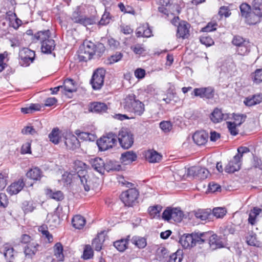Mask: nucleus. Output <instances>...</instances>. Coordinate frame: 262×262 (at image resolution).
Listing matches in <instances>:
<instances>
[{
	"label": "nucleus",
	"mask_w": 262,
	"mask_h": 262,
	"mask_svg": "<svg viewBox=\"0 0 262 262\" xmlns=\"http://www.w3.org/2000/svg\"><path fill=\"white\" fill-rule=\"evenodd\" d=\"M183 259V256L179 251L172 254L167 262H181Z\"/></svg>",
	"instance_id": "64"
},
{
	"label": "nucleus",
	"mask_w": 262,
	"mask_h": 262,
	"mask_svg": "<svg viewBox=\"0 0 262 262\" xmlns=\"http://www.w3.org/2000/svg\"><path fill=\"white\" fill-rule=\"evenodd\" d=\"M25 176L27 179L32 182L30 184L31 187L33 186L34 183L40 182L44 176L42 170L37 166H33L30 168Z\"/></svg>",
	"instance_id": "12"
},
{
	"label": "nucleus",
	"mask_w": 262,
	"mask_h": 262,
	"mask_svg": "<svg viewBox=\"0 0 262 262\" xmlns=\"http://www.w3.org/2000/svg\"><path fill=\"white\" fill-rule=\"evenodd\" d=\"M48 223L50 226L56 227L59 224L60 217L58 213L56 212L51 213L47 215Z\"/></svg>",
	"instance_id": "46"
},
{
	"label": "nucleus",
	"mask_w": 262,
	"mask_h": 262,
	"mask_svg": "<svg viewBox=\"0 0 262 262\" xmlns=\"http://www.w3.org/2000/svg\"><path fill=\"white\" fill-rule=\"evenodd\" d=\"M95 47V44L89 40H85L83 42V46L82 47L86 51V52L89 53L92 57L94 56V48Z\"/></svg>",
	"instance_id": "51"
},
{
	"label": "nucleus",
	"mask_w": 262,
	"mask_h": 262,
	"mask_svg": "<svg viewBox=\"0 0 262 262\" xmlns=\"http://www.w3.org/2000/svg\"><path fill=\"white\" fill-rule=\"evenodd\" d=\"M35 53L27 48H23L19 50L18 60L19 64L23 67H28L34 60Z\"/></svg>",
	"instance_id": "8"
},
{
	"label": "nucleus",
	"mask_w": 262,
	"mask_h": 262,
	"mask_svg": "<svg viewBox=\"0 0 262 262\" xmlns=\"http://www.w3.org/2000/svg\"><path fill=\"white\" fill-rule=\"evenodd\" d=\"M130 236L127 235L125 238H121L114 242V246L120 252H124L128 248Z\"/></svg>",
	"instance_id": "32"
},
{
	"label": "nucleus",
	"mask_w": 262,
	"mask_h": 262,
	"mask_svg": "<svg viewBox=\"0 0 262 262\" xmlns=\"http://www.w3.org/2000/svg\"><path fill=\"white\" fill-rule=\"evenodd\" d=\"M162 206L160 205L150 206L148 208V211L150 216L151 218L160 217V212L162 211Z\"/></svg>",
	"instance_id": "47"
},
{
	"label": "nucleus",
	"mask_w": 262,
	"mask_h": 262,
	"mask_svg": "<svg viewBox=\"0 0 262 262\" xmlns=\"http://www.w3.org/2000/svg\"><path fill=\"white\" fill-rule=\"evenodd\" d=\"M40 245L37 242H32L24 248V253L28 258H33L39 251Z\"/></svg>",
	"instance_id": "21"
},
{
	"label": "nucleus",
	"mask_w": 262,
	"mask_h": 262,
	"mask_svg": "<svg viewBox=\"0 0 262 262\" xmlns=\"http://www.w3.org/2000/svg\"><path fill=\"white\" fill-rule=\"evenodd\" d=\"M41 106L39 104H31L29 107H23L21 112L24 114L32 113L35 111H40Z\"/></svg>",
	"instance_id": "54"
},
{
	"label": "nucleus",
	"mask_w": 262,
	"mask_h": 262,
	"mask_svg": "<svg viewBox=\"0 0 262 262\" xmlns=\"http://www.w3.org/2000/svg\"><path fill=\"white\" fill-rule=\"evenodd\" d=\"M137 159L136 154L132 151H127L122 154L120 160L124 165H127L135 161Z\"/></svg>",
	"instance_id": "30"
},
{
	"label": "nucleus",
	"mask_w": 262,
	"mask_h": 262,
	"mask_svg": "<svg viewBox=\"0 0 262 262\" xmlns=\"http://www.w3.org/2000/svg\"><path fill=\"white\" fill-rule=\"evenodd\" d=\"M77 56L79 62H86L93 58L82 47L77 51Z\"/></svg>",
	"instance_id": "45"
},
{
	"label": "nucleus",
	"mask_w": 262,
	"mask_h": 262,
	"mask_svg": "<svg viewBox=\"0 0 262 262\" xmlns=\"http://www.w3.org/2000/svg\"><path fill=\"white\" fill-rule=\"evenodd\" d=\"M38 231L41 233L42 236L47 239L48 243H51L53 242V236L49 231L47 225L43 224L39 226Z\"/></svg>",
	"instance_id": "40"
},
{
	"label": "nucleus",
	"mask_w": 262,
	"mask_h": 262,
	"mask_svg": "<svg viewBox=\"0 0 262 262\" xmlns=\"http://www.w3.org/2000/svg\"><path fill=\"white\" fill-rule=\"evenodd\" d=\"M156 2L158 6V10L161 8L176 7L177 13L179 14L181 12L180 7L178 5H173L172 0H156Z\"/></svg>",
	"instance_id": "34"
},
{
	"label": "nucleus",
	"mask_w": 262,
	"mask_h": 262,
	"mask_svg": "<svg viewBox=\"0 0 262 262\" xmlns=\"http://www.w3.org/2000/svg\"><path fill=\"white\" fill-rule=\"evenodd\" d=\"M210 118L214 123H217L226 119V114H223L221 109L216 107L211 113Z\"/></svg>",
	"instance_id": "29"
},
{
	"label": "nucleus",
	"mask_w": 262,
	"mask_h": 262,
	"mask_svg": "<svg viewBox=\"0 0 262 262\" xmlns=\"http://www.w3.org/2000/svg\"><path fill=\"white\" fill-rule=\"evenodd\" d=\"M86 224L85 218L80 215H76L73 216L72 220L73 226L77 229H82Z\"/></svg>",
	"instance_id": "38"
},
{
	"label": "nucleus",
	"mask_w": 262,
	"mask_h": 262,
	"mask_svg": "<svg viewBox=\"0 0 262 262\" xmlns=\"http://www.w3.org/2000/svg\"><path fill=\"white\" fill-rule=\"evenodd\" d=\"M75 135L79 139L85 141H94L96 139V136L92 133L82 132L80 129H76L74 132Z\"/></svg>",
	"instance_id": "33"
},
{
	"label": "nucleus",
	"mask_w": 262,
	"mask_h": 262,
	"mask_svg": "<svg viewBox=\"0 0 262 262\" xmlns=\"http://www.w3.org/2000/svg\"><path fill=\"white\" fill-rule=\"evenodd\" d=\"M123 57V55L120 52H117L116 54L111 55L107 59V63L112 64L120 60Z\"/></svg>",
	"instance_id": "59"
},
{
	"label": "nucleus",
	"mask_w": 262,
	"mask_h": 262,
	"mask_svg": "<svg viewBox=\"0 0 262 262\" xmlns=\"http://www.w3.org/2000/svg\"><path fill=\"white\" fill-rule=\"evenodd\" d=\"M64 133L62 134L61 130L58 127H54L49 134L48 137L50 141L54 144H58L61 140Z\"/></svg>",
	"instance_id": "28"
},
{
	"label": "nucleus",
	"mask_w": 262,
	"mask_h": 262,
	"mask_svg": "<svg viewBox=\"0 0 262 262\" xmlns=\"http://www.w3.org/2000/svg\"><path fill=\"white\" fill-rule=\"evenodd\" d=\"M62 86L64 90L65 93H66V92L72 93L76 91V83L71 78L66 79L64 81L63 85Z\"/></svg>",
	"instance_id": "42"
},
{
	"label": "nucleus",
	"mask_w": 262,
	"mask_h": 262,
	"mask_svg": "<svg viewBox=\"0 0 262 262\" xmlns=\"http://www.w3.org/2000/svg\"><path fill=\"white\" fill-rule=\"evenodd\" d=\"M171 23L177 27L176 37L177 38L185 39L190 36V24L184 20H180L179 16H174L170 20Z\"/></svg>",
	"instance_id": "3"
},
{
	"label": "nucleus",
	"mask_w": 262,
	"mask_h": 262,
	"mask_svg": "<svg viewBox=\"0 0 262 262\" xmlns=\"http://www.w3.org/2000/svg\"><path fill=\"white\" fill-rule=\"evenodd\" d=\"M174 7H167L160 8L158 10V11L162 14V16L166 18H169L170 16H173L175 14L174 11L173 10Z\"/></svg>",
	"instance_id": "55"
},
{
	"label": "nucleus",
	"mask_w": 262,
	"mask_h": 262,
	"mask_svg": "<svg viewBox=\"0 0 262 262\" xmlns=\"http://www.w3.org/2000/svg\"><path fill=\"white\" fill-rule=\"evenodd\" d=\"M244 18L247 24L250 25H253L260 21L262 14L255 12V11L252 9V11Z\"/></svg>",
	"instance_id": "27"
},
{
	"label": "nucleus",
	"mask_w": 262,
	"mask_h": 262,
	"mask_svg": "<svg viewBox=\"0 0 262 262\" xmlns=\"http://www.w3.org/2000/svg\"><path fill=\"white\" fill-rule=\"evenodd\" d=\"M145 159L149 163H155L159 162L162 156L154 149H149L144 152Z\"/></svg>",
	"instance_id": "24"
},
{
	"label": "nucleus",
	"mask_w": 262,
	"mask_h": 262,
	"mask_svg": "<svg viewBox=\"0 0 262 262\" xmlns=\"http://www.w3.org/2000/svg\"><path fill=\"white\" fill-rule=\"evenodd\" d=\"M34 39L39 41L41 43V51L46 54H50L55 47V42L51 37V32L47 30L39 31L34 35Z\"/></svg>",
	"instance_id": "2"
},
{
	"label": "nucleus",
	"mask_w": 262,
	"mask_h": 262,
	"mask_svg": "<svg viewBox=\"0 0 262 262\" xmlns=\"http://www.w3.org/2000/svg\"><path fill=\"white\" fill-rule=\"evenodd\" d=\"M105 51V48L103 44L102 43H97L95 44L94 48V55H96L98 57H100L102 56Z\"/></svg>",
	"instance_id": "57"
},
{
	"label": "nucleus",
	"mask_w": 262,
	"mask_h": 262,
	"mask_svg": "<svg viewBox=\"0 0 262 262\" xmlns=\"http://www.w3.org/2000/svg\"><path fill=\"white\" fill-rule=\"evenodd\" d=\"M218 14L221 18L223 17H228L231 14V12L228 6H222L220 8Z\"/></svg>",
	"instance_id": "58"
},
{
	"label": "nucleus",
	"mask_w": 262,
	"mask_h": 262,
	"mask_svg": "<svg viewBox=\"0 0 262 262\" xmlns=\"http://www.w3.org/2000/svg\"><path fill=\"white\" fill-rule=\"evenodd\" d=\"M238 156H234L232 159L229 161L225 167V171L227 173H233L240 169L242 160Z\"/></svg>",
	"instance_id": "16"
},
{
	"label": "nucleus",
	"mask_w": 262,
	"mask_h": 262,
	"mask_svg": "<svg viewBox=\"0 0 262 262\" xmlns=\"http://www.w3.org/2000/svg\"><path fill=\"white\" fill-rule=\"evenodd\" d=\"M193 237V233L191 234H184L181 236L180 239V243L184 249H190L194 247Z\"/></svg>",
	"instance_id": "26"
},
{
	"label": "nucleus",
	"mask_w": 262,
	"mask_h": 262,
	"mask_svg": "<svg viewBox=\"0 0 262 262\" xmlns=\"http://www.w3.org/2000/svg\"><path fill=\"white\" fill-rule=\"evenodd\" d=\"M135 33L137 37L148 38L152 36V31L148 24L141 25L137 28Z\"/></svg>",
	"instance_id": "23"
},
{
	"label": "nucleus",
	"mask_w": 262,
	"mask_h": 262,
	"mask_svg": "<svg viewBox=\"0 0 262 262\" xmlns=\"http://www.w3.org/2000/svg\"><path fill=\"white\" fill-rule=\"evenodd\" d=\"M251 5L253 11L262 14V0H253Z\"/></svg>",
	"instance_id": "62"
},
{
	"label": "nucleus",
	"mask_w": 262,
	"mask_h": 262,
	"mask_svg": "<svg viewBox=\"0 0 262 262\" xmlns=\"http://www.w3.org/2000/svg\"><path fill=\"white\" fill-rule=\"evenodd\" d=\"M71 19L74 23L79 24L84 26L93 24V20L81 14L79 11H74L72 15Z\"/></svg>",
	"instance_id": "19"
},
{
	"label": "nucleus",
	"mask_w": 262,
	"mask_h": 262,
	"mask_svg": "<svg viewBox=\"0 0 262 262\" xmlns=\"http://www.w3.org/2000/svg\"><path fill=\"white\" fill-rule=\"evenodd\" d=\"M94 256V251L90 245H85L83 249L82 258L84 260L93 258Z\"/></svg>",
	"instance_id": "50"
},
{
	"label": "nucleus",
	"mask_w": 262,
	"mask_h": 262,
	"mask_svg": "<svg viewBox=\"0 0 262 262\" xmlns=\"http://www.w3.org/2000/svg\"><path fill=\"white\" fill-rule=\"evenodd\" d=\"M117 138L121 147L124 149L130 148L134 142L133 134L125 128L122 127L119 131Z\"/></svg>",
	"instance_id": "6"
},
{
	"label": "nucleus",
	"mask_w": 262,
	"mask_h": 262,
	"mask_svg": "<svg viewBox=\"0 0 262 262\" xmlns=\"http://www.w3.org/2000/svg\"><path fill=\"white\" fill-rule=\"evenodd\" d=\"M200 41L201 43L206 47H210L214 45V42L213 39L209 36L203 35L200 37Z\"/></svg>",
	"instance_id": "61"
},
{
	"label": "nucleus",
	"mask_w": 262,
	"mask_h": 262,
	"mask_svg": "<svg viewBox=\"0 0 262 262\" xmlns=\"http://www.w3.org/2000/svg\"><path fill=\"white\" fill-rule=\"evenodd\" d=\"M195 216L202 221L209 220L212 214L210 209H198L194 213Z\"/></svg>",
	"instance_id": "36"
},
{
	"label": "nucleus",
	"mask_w": 262,
	"mask_h": 262,
	"mask_svg": "<svg viewBox=\"0 0 262 262\" xmlns=\"http://www.w3.org/2000/svg\"><path fill=\"white\" fill-rule=\"evenodd\" d=\"M64 143L67 150H75L80 147V143L76 137L71 132H66L63 135Z\"/></svg>",
	"instance_id": "10"
},
{
	"label": "nucleus",
	"mask_w": 262,
	"mask_h": 262,
	"mask_svg": "<svg viewBox=\"0 0 262 262\" xmlns=\"http://www.w3.org/2000/svg\"><path fill=\"white\" fill-rule=\"evenodd\" d=\"M116 135L112 133L103 136L97 142L99 149L105 151L113 148L116 144Z\"/></svg>",
	"instance_id": "7"
},
{
	"label": "nucleus",
	"mask_w": 262,
	"mask_h": 262,
	"mask_svg": "<svg viewBox=\"0 0 262 262\" xmlns=\"http://www.w3.org/2000/svg\"><path fill=\"white\" fill-rule=\"evenodd\" d=\"M183 217V212L177 208L167 207L163 211L162 218L165 221L172 220L176 222H180Z\"/></svg>",
	"instance_id": "9"
},
{
	"label": "nucleus",
	"mask_w": 262,
	"mask_h": 262,
	"mask_svg": "<svg viewBox=\"0 0 262 262\" xmlns=\"http://www.w3.org/2000/svg\"><path fill=\"white\" fill-rule=\"evenodd\" d=\"M113 17L111 13L105 10L102 15L100 20L99 21V25L101 26H106L113 20Z\"/></svg>",
	"instance_id": "52"
},
{
	"label": "nucleus",
	"mask_w": 262,
	"mask_h": 262,
	"mask_svg": "<svg viewBox=\"0 0 262 262\" xmlns=\"http://www.w3.org/2000/svg\"><path fill=\"white\" fill-rule=\"evenodd\" d=\"M45 193L48 198L56 201H60L64 199L63 193L60 190L54 191L51 189L48 188L46 189Z\"/></svg>",
	"instance_id": "37"
},
{
	"label": "nucleus",
	"mask_w": 262,
	"mask_h": 262,
	"mask_svg": "<svg viewBox=\"0 0 262 262\" xmlns=\"http://www.w3.org/2000/svg\"><path fill=\"white\" fill-rule=\"evenodd\" d=\"M35 208L33 201H24L22 204V209L25 213L32 212Z\"/></svg>",
	"instance_id": "53"
},
{
	"label": "nucleus",
	"mask_w": 262,
	"mask_h": 262,
	"mask_svg": "<svg viewBox=\"0 0 262 262\" xmlns=\"http://www.w3.org/2000/svg\"><path fill=\"white\" fill-rule=\"evenodd\" d=\"M15 251L13 246L9 243L4 244L0 248V258L5 259H12Z\"/></svg>",
	"instance_id": "18"
},
{
	"label": "nucleus",
	"mask_w": 262,
	"mask_h": 262,
	"mask_svg": "<svg viewBox=\"0 0 262 262\" xmlns=\"http://www.w3.org/2000/svg\"><path fill=\"white\" fill-rule=\"evenodd\" d=\"M130 240L133 244L139 249H143L147 245L146 239L144 237L134 236Z\"/></svg>",
	"instance_id": "43"
},
{
	"label": "nucleus",
	"mask_w": 262,
	"mask_h": 262,
	"mask_svg": "<svg viewBox=\"0 0 262 262\" xmlns=\"http://www.w3.org/2000/svg\"><path fill=\"white\" fill-rule=\"evenodd\" d=\"M107 105L103 102H93L89 105V111L92 113H104L107 111Z\"/></svg>",
	"instance_id": "25"
},
{
	"label": "nucleus",
	"mask_w": 262,
	"mask_h": 262,
	"mask_svg": "<svg viewBox=\"0 0 262 262\" xmlns=\"http://www.w3.org/2000/svg\"><path fill=\"white\" fill-rule=\"evenodd\" d=\"M193 243L194 246L196 244H202L207 241L208 232L203 233H193Z\"/></svg>",
	"instance_id": "41"
},
{
	"label": "nucleus",
	"mask_w": 262,
	"mask_h": 262,
	"mask_svg": "<svg viewBox=\"0 0 262 262\" xmlns=\"http://www.w3.org/2000/svg\"><path fill=\"white\" fill-rule=\"evenodd\" d=\"M261 209L258 207H254L253 209L251 210L249 214L248 219V223L251 225H254L256 222V218L257 216L261 213Z\"/></svg>",
	"instance_id": "44"
},
{
	"label": "nucleus",
	"mask_w": 262,
	"mask_h": 262,
	"mask_svg": "<svg viewBox=\"0 0 262 262\" xmlns=\"http://www.w3.org/2000/svg\"><path fill=\"white\" fill-rule=\"evenodd\" d=\"M246 243L248 245L252 246H256L257 241L256 240V234L253 232L249 234L246 237Z\"/></svg>",
	"instance_id": "63"
},
{
	"label": "nucleus",
	"mask_w": 262,
	"mask_h": 262,
	"mask_svg": "<svg viewBox=\"0 0 262 262\" xmlns=\"http://www.w3.org/2000/svg\"><path fill=\"white\" fill-rule=\"evenodd\" d=\"M63 248L61 243L58 242L55 244L53 247L54 255L57 259V261H63L64 256L63 254Z\"/></svg>",
	"instance_id": "35"
},
{
	"label": "nucleus",
	"mask_w": 262,
	"mask_h": 262,
	"mask_svg": "<svg viewBox=\"0 0 262 262\" xmlns=\"http://www.w3.org/2000/svg\"><path fill=\"white\" fill-rule=\"evenodd\" d=\"M193 95L201 98L211 99L214 97V90L212 87L195 88L193 90Z\"/></svg>",
	"instance_id": "14"
},
{
	"label": "nucleus",
	"mask_w": 262,
	"mask_h": 262,
	"mask_svg": "<svg viewBox=\"0 0 262 262\" xmlns=\"http://www.w3.org/2000/svg\"><path fill=\"white\" fill-rule=\"evenodd\" d=\"M123 108L124 112L141 116L145 112L144 104L137 99L134 94H128L124 99Z\"/></svg>",
	"instance_id": "1"
},
{
	"label": "nucleus",
	"mask_w": 262,
	"mask_h": 262,
	"mask_svg": "<svg viewBox=\"0 0 262 262\" xmlns=\"http://www.w3.org/2000/svg\"><path fill=\"white\" fill-rule=\"evenodd\" d=\"M74 164L75 169L77 171L78 176L82 174L83 173H86V170L88 168V165L85 163L81 161L77 160L75 161Z\"/></svg>",
	"instance_id": "48"
},
{
	"label": "nucleus",
	"mask_w": 262,
	"mask_h": 262,
	"mask_svg": "<svg viewBox=\"0 0 262 262\" xmlns=\"http://www.w3.org/2000/svg\"><path fill=\"white\" fill-rule=\"evenodd\" d=\"M105 241V236L104 235V232L98 233L96 236L93 239L92 245L95 250L97 251H100Z\"/></svg>",
	"instance_id": "31"
},
{
	"label": "nucleus",
	"mask_w": 262,
	"mask_h": 262,
	"mask_svg": "<svg viewBox=\"0 0 262 262\" xmlns=\"http://www.w3.org/2000/svg\"><path fill=\"white\" fill-rule=\"evenodd\" d=\"M25 182L23 178L18 179L17 181L12 183L8 188L7 192L10 195L16 194L24 187Z\"/></svg>",
	"instance_id": "20"
},
{
	"label": "nucleus",
	"mask_w": 262,
	"mask_h": 262,
	"mask_svg": "<svg viewBox=\"0 0 262 262\" xmlns=\"http://www.w3.org/2000/svg\"><path fill=\"white\" fill-rule=\"evenodd\" d=\"M208 237L207 241L211 248L213 250L224 247V243L222 238L212 232H208Z\"/></svg>",
	"instance_id": "15"
},
{
	"label": "nucleus",
	"mask_w": 262,
	"mask_h": 262,
	"mask_svg": "<svg viewBox=\"0 0 262 262\" xmlns=\"http://www.w3.org/2000/svg\"><path fill=\"white\" fill-rule=\"evenodd\" d=\"M105 77V70L103 69H97L93 74L91 80V84L94 90H99L103 86Z\"/></svg>",
	"instance_id": "11"
},
{
	"label": "nucleus",
	"mask_w": 262,
	"mask_h": 262,
	"mask_svg": "<svg viewBox=\"0 0 262 262\" xmlns=\"http://www.w3.org/2000/svg\"><path fill=\"white\" fill-rule=\"evenodd\" d=\"M254 83L259 84L262 83V69H257L250 75Z\"/></svg>",
	"instance_id": "49"
},
{
	"label": "nucleus",
	"mask_w": 262,
	"mask_h": 262,
	"mask_svg": "<svg viewBox=\"0 0 262 262\" xmlns=\"http://www.w3.org/2000/svg\"><path fill=\"white\" fill-rule=\"evenodd\" d=\"M239 9L242 16L245 17L252 11V8L248 4L243 3L240 5Z\"/></svg>",
	"instance_id": "56"
},
{
	"label": "nucleus",
	"mask_w": 262,
	"mask_h": 262,
	"mask_svg": "<svg viewBox=\"0 0 262 262\" xmlns=\"http://www.w3.org/2000/svg\"><path fill=\"white\" fill-rule=\"evenodd\" d=\"M208 133L204 130L196 131L192 136L194 142L199 146L205 145L208 142Z\"/></svg>",
	"instance_id": "17"
},
{
	"label": "nucleus",
	"mask_w": 262,
	"mask_h": 262,
	"mask_svg": "<svg viewBox=\"0 0 262 262\" xmlns=\"http://www.w3.org/2000/svg\"><path fill=\"white\" fill-rule=\"evenodd\" d=\"M139 195V191L136 188H129L122 192L120 199L125 206L133 207L138 203Z\"/></svg>",
	"instance_id": "4"
},
{
	"label": "nucleus",
	"mask_w": 262,
	"mask_h": 262,
	"mask_svg": "<svg viewBox=\"0 0 262 262\" xmlns=\"http://www.w3.org/2000/svg\"><path fill=\"white\" fill-rule=\"evenodd\" d=\"M226 210L225 208L217 207L213 209L212 214L216 218H222L226 215Z\"/></svg>",
	"instance_id": "60"
},
{
	"label": "nucleus",
	"mask_w": 262,
	"mask_h": 262,
	"mask_svg": "<svg viewBox=\"0 0 262 262\" xmlns=\"http://www.w3.org/2000/svg\"><path fill=\"white\" fill-rule=\"evenodd\" d=\"M90 163L92 167L101 174H103L105 170L109 171L115 169L113 167H109V165H105L103 159L98 157L91 159Z\"/></svg>",
	"instance_id": "13"
},
{
	"label": "nucleus",
	"mask_w": 262,
	"mask_h": 262,
	"mask_svg": "<svg viewBox=\"0 0 262 262\" xmlns=\"http://www.w3.org/2000/svg\"><path fill=\"white\" fill-rule=\"evenodd\" d=\"M188 172L189 174L198 176L201 179L207 178L209 174V171L207 169L200 166H192L189 168Z\"/></svg>",
	"instance_id": "22"
},
{
	"label": "nucleus",
	"mask_w": 262,
	"mask_h": 262,
	"mask_svg": "<svg viewBox=\"0 0 262 262\" xmlns=\"http://www.w3.org/2000/svg\"><path fill=\"white\" fill-rule=\"evenodd\" d=\"M262 101V94L254 95L245 98L244 102L246 105L251 106L260 103Z\"/></svg>",
	"instance_id": "39"
},
{
	"label": "nucleus",
	"mask_w": 262,
	"mask_h": 262,
	"mask_svg": "<svg viewBox=\"0 0 262 262\" xmlns=\"http://www.w3.org/2000/svg\"><path fill=\"white\" fill-rule=\"evenodd\" d=\"M232 43L236 47V52L238 55L244 56L250 52L251 45L249 39L236 35L233 36Z\"/></svg>",
	"instance_id": "5"
}]
</instances>
